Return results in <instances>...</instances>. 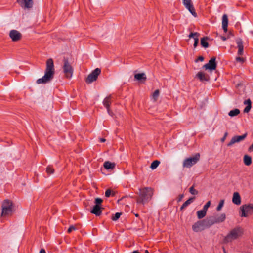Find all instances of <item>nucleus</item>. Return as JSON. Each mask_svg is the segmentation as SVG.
Segmentation results:
<instances>
[{
    "mask_svg": "<svg viewBox=\"0 0 253 253\" xmlns=\"http://www.w3.org/2000/svg\"><path fill=\"white\" fill-rule=\"evenodd\" d=\"M55 74V68L53 60L52 58H49L46 62V68L44 75L42 78L38 79L36 81V83L46 84L50 82L54 77Z\"/></svg>",
    "mask_w": 253,
    "mask_h": 253,
    "instance_id": "nucleus-1",
    "label": "nucleus"
},
{
    "mask_svg": "<svg viewBox=\"0 0 253 253\" xmlns=\"http://www.w3.org/2000/svg\"><path fill=\"white\" fill-rule=\"evenodd\" d=\"M139 197L137 198V203L144 205L151 199L153 194V189L149 187H145L139 189Z\"/></svg>",
    "mask_w": 253,
    "mask_h": 253,
    "instance_id": "nucleus-2",
    "label": "nucleus"
},
{
    "mask_svg": "<svg viewBox=\"0 0 253 253\" xmlns=\"http://www.w3.org/2000/svg\"><path fill=\"white\" fill-rule=\"evenodd\" d=\"M2 212L1 216L7 217L11 216L14 211V205L9 200H4L1 205Z\"/></svg>",
    "mask_w": 253,
    "mask_h": 253,
    "instance_id": "nucleus-3",
    "label": "nucleus"
},
{
    "mask_svg": "<svg viewBox=\"0 0 253 253\" xmlns=\"http://www.w3.org/2000/svg\"><path fill=\"white\" fill-rule=\"evenodd\" d=\"M243 233V230L240 227H236L231 230L230 232L225 237L224 242L229 243L233 240L237 239L241 236Z\"/></svg>",
    "mask_w": 253,
    "mask_h": 253,
    "instance_id": "nucleus-4",
    "label": "nucleus"
},
{
    "mask_svg": "<svg viewBox=\"0 0 253 253\" xmlns=\"http://www.w3.org/2000/svg\"><path fill=\"white\" fill-rule=\"evenodd\" d=\"M62 66L63 72L64 76L67 79H71L72 77L74 68L67 58H64Z\"/></svg>",
    "mask_w": 253,
    "mask_h": 253,
    "instance_id": "nucleus-5",
    "label": "nucleus"
},
{
    "mask_svg": "<svg viewBox=\"0 0 253 253\" xmlns=\"http://www.w3.org/2000/svg\"><path fill=\"white\" fill-rule=\"evenodd\" d=\"M200 159V154L197 153L194 157L185 159L183 162L184 168H190L196 164Z\"/></svg>",
    "mask_w": 253,
    "mask_h": 253,
    "instance_id": "nucleus-6",
    "label": "nucleus"
},
{
    "mask_svg": "<svg viewBox=\"0 0 253 253\" xmlns=\"http://www.w3.org/2000/svg\"><path fill=\"white\" fill-rule=\"evenodd\" d=\"M101 73V69L97 68L89 74L86 79L85 82L87 84H90L95 81L99 75Z\"/></svg>",
    "mask_w": 253,
    "mask_h": 253,
    "instance_id": "nucleus-7",
    "label": "nucleus"
},
{
    "mask_svg": "<svg viewBox=\"0 0 253 253\" xmlns=\"http://www.w3.org/2000/svg\"><path fill=\"white\" fill-rule=\"evenodd\" d=\"M207 227L205 220H200L195 223L192 226L194 232H198L204 230Z\"/></svg>",
    "mask_w": 253,
    "mask_h": 253,
    "instance_id": "nucleus-8",
    "label": "nucleus"
},
{
    "mask_svg": "<svg viewBox=\"0 0 253 253\" xmlns=\"http://www.w3.org/2000/svg\"><path fill=\"white\" fill-rule=\"evenodd\" d=\"M183 4L194 17L197 16L191 0H183Z\"/></svg>",
    "mask_w": 253,
    "mask_h": 253,
    "instance_id": "nucleus-9",
    "label": "nucleus"
},
{
    "mask_svg": "<svg viewBox=\"0 0 253 253\" xmlns=\"http://www.w3.org/2000/svg\"><path fill=\"white\" fill-rule=\"evenodd\" d=\"M242 211L241 217H247L248 213L253 212V205H244L240 207Z\"/></svg>",
    "mask_w": 253,
    "mask_h": 253,
    "instance_id": "nucleus-10",
    "label": "nucleus"
},
{
    "mask_svg": "<svg viewBox=\"0 0 253 253\" xmlns=\"http://www.w3.org/2000/svg\"><path fill=\"white\" fill-rule=\"evenodd\" d=\"M216 58L212 57L209 61V62L203 66V68L206 70H209L211 71L214 70L216 68L217 64L216 63Z\"/></svg>",
    "mask_w": 253,
    "mask_h": 253,
    "instance_id": "nucleus-11",
    "label": "nucleus"
},
{
    "mask_svg": "<svg viewBox=\"0 0 253 253\" xmlns=\"http://www.w3.org/2000/svg\"><path fill=\"white\" fill-rule=\"evenodd\" d=\"M9 37L13 42H17L22 38V34L17 30H12L9 34Z\"/></svg>",
    "mask_w": 253,
    "mask_h": 253,
    "instance_id": "nucleus-12",
    "label": "nucleus"
},
{
    "mask_svg": "<svg viewBox=\"0 0 253 253\" xmlns=\"http://www.w3.org/2000/svg\"><path fill=\"white\" fill-rule=\"evenodd\" d=\"M247 133H246L242 135L239 136L236 135L233 137L230 141V142L227 144L228 146H231L233 145L235 143H239L243 140H244L247 137Z\"/></svg>",
    "mask_w": 253,
    "mask_h": 253,
    "instance_id": "nucleus-13",
    "label": "nucleus"
},
{
    "mask_svg": "<svg viewBox=\"0 0 253 253\" xmlns=\"http://www.w3.org/2000/svg\"><path fill=\"white\" fill-rule=\"evenodd\" d=\"M17 3L24 9H29L33 6V0H16Z\"/></svg>",
    "mask_w": 253,
    "mask_h": 253,
    "instance_id": "nucleus-14",
    "label": "nucleus"
},
{
    "mask_svg": "<svg viewBox=\"0 0 253 253\" xmlns=\"http://www.w3.org/2000/svg\"><path fill=\"white\" fill-rule=\"evenodd\" d=\"M112 96L111 95L106 97L103 101V105L106 108L108 113L112 116V112L110 109V105L111 102Z\"/></svg>",
    "mask_w": 253,
    "mask_h": 253,
    "instance_id": "nucleus-15",
    "label": "nucleus"
},
{
    "mask_svg": "<svg viewBox=\"0 0 253 253\" xmlns=\"http://www.w3.org/2000/svg\"><path fill=\"white\" fill-rule=\"evenodd\" d=\"M232 202L237 205H239L241 203V198L239 193L237 192L233 193L232 198Z\"/></svg>",
    "mask_w": 253,
    "mask_h": 253,
    "instance_id": "nucleus-16",
    "label": "nucleus"
},
{
    "mask_svg": "<svg viewBox=\"0 0 253 253\" xmlns=\"http://www.w3.org/2000/svg\"><path fill=\"white\" fill-rule=\"evenodd\" d=\"M236 42L238 48V54L239 55H242L244 49L243 41L241 39H238L236 40Z\"/></svg>",
    "mask_w": 253,
    "mask_h": 253,
    "instance_id": "nucleus-17",
    "label": "nucleus"
},
{
    "mask_svg": "<svg viewBox=\"0 0 253 253\" xmlns=\"http://www.w3.org/2000/svg\"><path fill=\"white\" fill-rule=\"evenodd\" d=\"M90 212L96 216H99L102 213L101 206L100 205H94Z\"/></svg>",
    "mask_w": 253,
    "mask_h": 253,
    "instance_id": "nucleus-18",
    "label": "nucleus"
},
{
    "mask_svg": "<svg viewBox=\"0 0 253 253\" xmlns=\"http://www.w3.org/2000/svg\"><path fill=\"white\" fill-rule=\"evenodd\" d=\"M204 220L205 221V223L207 228L210 227L211 226L215 223H217L216 220L215 219V216H211L208 219Z\"/></svg>",
    "mask_w": 253,
    "mask_h": 253,
    "instance_id": "nucleus-19",
    "label": "nucleus"
},
{
    "mask_svg": "<svg viewBox=\"0 0 253 253\" xmlns=\"http://www.w3.org/2000/svg\"><path fill=\"white\" fill-rule=\"evenodd\" d=\"M222 28L225 32H226L227 31V26H228V16L226 14H224L222 16Z\"/></svg>",
    "mask_w": 253,
    "mask_h": 253,
    "instance_id": "nucleus-20",
    "label": "nucleus"
},
{
    "mask_svg": "<svg viewBox=\"0 0 253 253\" xmlns=\"http://www.w3.org/2000/svg\"><path fill=\"white\" fill-rule=\"evenodd\" d=\"M244 104L246 105V107L244 109V113H248L252 107V102L250 99H248L244 101Z\"/></svg>",
    "mask_w": 253,
    "mask_h": 253,
    "instance_id": "nucleus-21",
    "label": "nucleus"
},
{
    "mask_svg": "<svg viewBox=\"0 0 253 253\" xmlns=\"http://www.w3.org/2000/svg\"><path fill=\"white\" fill-rule=\"evenodd\" d=\"M196 76L201 81H208L209 80V76L202 72H199Z\"/></svg>",
    "mask_w": 253,
    "mask_h": 253,
    "instance_id": "nucleus-22",
    "label": "nucleus"
},
{
    "mask_svg": "<svg viewBox=\"0 0 253 253\" xmlns=\"http://www.w3.org/2000/svg\"><path fill=\"white\" fill-rule=\"evenodd\" d=\"M134 78L135 80L137 81H146V76L145 73H138L134 75Z\"/></svg>",
    "mask_w": 253,
    "mask_h": 253,
    "instance_id": "nucleus-23",
    "label": "nucleus"
},
{
    "mask_svg": "<svg viewBox=\"0 0 253 253\" xmlns=\"http://www.w3.org/2000/svg\"><path fill=\"white\" fill-rule=\"evenodd\" d=\"M195 198V197H193L190 198L189 199L186 200L181 206L180 210H182L184 209L187 206H188L189 205H190L191 203H192L193 202V201L194 200Z\"/></svg>",
    "mask_w": 253,
    "mask_h": 253,
    "instance_id": "nucleus-24",
    "label": "nucleus"
},
{
    "mask_svg": "<svg viewBox=\"0 0 253 253\" xmlns=\"http://www.w3.org/2000/svg\"><path fill=\"white\" fill-rule=\"evenodd\" d=\"M103 166L106 169H110L115 168V164L114 163H111L109 161H106L104 162Z\"/></svg>",
    "mask_w": 253,
    "mask_h": 253,
    "instance_id": "nucleus-25",
    "label": "nucleus"
},
{
    "mask_svg": "<svg viewBox=\"0 0 253 253\" xmlns=\"http://www.w3.org/2000/svg\"><path fill=\"white\" fill-rule=\"evenodd\" d=\"M243 162L245 165L250 166L252 164V158L251 156L245 155L243 158Z\"/></svg>",
    "mask_w": 253,
    "mask_h": 253,
    "instance_id": "nucleus-26",
    "label": "nucleus"
},
{
    "mask_svg": "<svg viewBox=\"0 0 253 253\" xmlns=\"http://www.w3.org/2000/svg\"><path fill=\"white\" fill-rule=\"evenodd\" d=\"M208 39V38L207 37H204L201 39V44L205 48L209 47V43L207 41Z\"/></svg>",
    "mask_w": 253,
    "mask_h": 253,
    "instance_id": "nucleus-27",
    "label": "nucleus"
},
{
    "mask_svg": "<svg viewBox=\"0 0 253 253\" xmlns=\"http://www.w3.org/2000/svg\"><path fill=\"white\" fill-rule=\"evenodd\" d=\"M207 211L204 210H201L197 211V214L198 219H202L206 215Z\"/></svg>",
    "mask_w": 253,
    "mask_h": 253,
    "instance_id": "nucleus-28",
    "label": "nucleus"
},
{
    "mask_svg": "<svg viewBox=\"0 0 253 253\" xmlns=\"http://www.w3.org/2000/svg\"><path fill=\"white\" fill-rule=\"evenodd\" d=\"M217 223L223 222L226 219V215L225 213L221 214L220 216H216Z\"/></svg>",
    "mask_w": 253,
    "mask_h": 253,
    "instance_id": "nucleus-29",
    "label": "nucleus"
},
{
    "mask_svg": "<svg viewBox=\"0 0 253 253\" xmlns=\"http://www.w3.org/2000/svg\"><path fill=\"white\" fill-rule=\"evenodd\" d=\"M240 111L239 109H235L231 110L229 112L228 115L230 117H234V116H237L240 113Z\"/></svg>",
    "mask_w": 253,
    "mask_h": 253,
    "instance_id": "nucleus-30",
    "label": "nucleus"
},
{
    "mask_svg": "<svg viewBox=\"0 0 253 253\" xmlns=\"http://www.w3.org/2000/svg\"><path fill=\"white\" fill-rule=\"evenodd\" d=\"M160 163V162L159 161L155 160L151 163L150 168L152 169H154L158 167Z\"/></svg>",
    "mask_w": 253,
    "mask_h": 253,
    "instance_id": "nucleus-31",
    "label": "nucleus"
},
{
    "mask_svg": "<svg viewBox=\"0 0 253 253\" xmlns=\"http://www.w3.org/2000/svg\"><path fill=\"white\" fill-rule=\"evenodd\" d=\"M46 172L48 174H51L54 173V169L53 168L52 166H48L47 168H46Z\"/></svg>",
    "mask_w": 253,
    "mask_h": 253,
    "instance_id": "nucleus-32",
    "label": "nucleus"
},
{
    "mask_svg": "<svg viewBox=\"0 0 253 253\" xmlns=\"http://www.w3.org/2000/svg\"><path fill=\"white\" fill-rule=\"evenodd\" d=\"M189 192L194 195H197L198 194V191L194 189V186L193 185L189 188Z\"/></svg>",
    "mask_w": 253,
    "mask_h": 253,
    "instance_id": "nucleus-33",
    "label": "nucleus"
},
{
    "mask_svg": "<svg viewBox=\"0 0 253 253\" xmlns=\"http://www.w3.org/2000/svg\"><path fill=\"white\" fill-rule=\"evenodd\" d=\"M160 91L158 89L156 90L153 93L152 96L155 101H156L159 97Z\"/></svg>",
    "mask_w": 253,
    "mask_h": 253,
    "instance_id": "nucleus-34",
    "label": "nucleus"
},
{
    "mask_svg": "<svg viewBox=\"0 0 253 253\" xmlns=\"http://www.w3.org/2000/svg\"><path fill=\"white\" fill-rule=\"evenodd\" d=\"M121 213L117 212L114 215L112 216L111 219L113 221L117 220L120 217Z\"/></svg>",
    "mask_w": 253,
    "mask_h": 253,
    "instance_id": "nucleus-35",
    "label": "nucleus"
},
{
    "mask_svg": "<svg viewBox=\"0 0 253 253\" xmlns=\"http://www.w3.org/2000/svg\"><path fill=\"white\" fill-rule=\"evenodd\" d=\"M224 203V200H221L220 201L219 203L216 208V210L217 211H219L222 209V208L223 206Z\"/></svg>",
    "mask_w": 253,
    "mask_h": 253,
    "instance_id": "nucleus-36",
    "label": "nucleus"
},
{
    "mask_svg": "<svg viewBox=\"0 0 253 253\" xmlns=\"http://www.w3.org/2000/svg\"><path fill=\"white\" fill-rule=\"evenodd\" d=\"M199 36V34L197 32H194V33H192L191 32L188 36L189 38H193L194 37H198Z\"/></svg>",
    "mask_w": 253,
    "mask_h": 253,
    "instance_id": "nucleus-37",
    "label": "nucleus"
},
{
    "mask_svg": "<svg viewBox=\"0 0 253 253\" xmlns=\"http://www.w3.org/2000/svg\"><path fill=\"white\" fill-rule=\"evenodd\" d=\"M102 202V200L100 198H97L95 200V205H100L101 204Z\"/></svg>",
    "mask_w": 253,
    "mask_h": 253,
    "instance_id": "nucleus-38",
    "label": "nucleus"
},
{
    "mask_svg": "<svg viewBox=\"0 0 253 253\" xmlns=\"http://www.w3.org/2000/svg\"><path fill=\"white\" fill-rule=\"evenodd\" d=\"M211 205V202L210 201H208L204 206V207L203 208V210H204V211H207V210L208 209V208L210 207Z\"/></svg>",
    "mask_w": 253,
    "mask_h": 253,
    "instance_id": "nucleus-39",
    "label": "nucleus"
},
{
    "mask_svg": "<svg viewBox=\"0 0 253 253\" xmlns=\"http://www.w3.org/2000/svg\"><path fill=\"white\" fill-rule=\"evenodd\" d=\"M194 47L195 48L198 45V44L199 43V38L197 37H194Z\"/></svg>",
    "mask_w": 253,
    "mask_h": 253,
    "instance_id": "nucleus-40",
    "label": "nucleus"
},
{
    "mask_svg": "<svg viewBox=\"0 0 253 253\" xmlns=\"http://www.w3.org/2000/svg\"><path fill=\"white\" fill-rule=\"evenodd\" d=\"M76 230V228L75 226L72 225L69 227V228L68 229V232L69 233H71L72 231Z\"/></svg>",
    "mask_w": 253,
    "mask_h": 253,
    "instance_id": "nucleus-41",
    "label": "nucleus"
},
{
    "mask_svg": "<svg viewBox=\"0 0 253 253\" xmlns=\"http://www.w3.org/2000/svg\"><path fill=\"white\" fill-rule=\"evenodd\" d=\"M111 190L110 189H107L105 191V196L107 197H110L111 195Z\"/></svg>",
    "mask_w": 253,
    "mask_h": 253,
    "instance_id": "nucleus-42",
    "label": "nucleus"
},
{
    "mask_svg": "<svg viewBox=\"0 0 253 253\" xmlns=\"http://www.w3.org/2000/svg\"><path fill=\"white\" fill-rule=\"evenodd\" d=\"M236 60L237 61H239V62H244V59L242 57H236Z\"/></svg>",
    "mask_w": 253,
    "mask_h": 253,
    "instance_id": "nucleus-43",
    "label": "nucleus"
},
{
    "mask_svg": "<svg viewBox=\"0 0 253 253\" xmlns=\"http://www.w3.org/2000/svg\"><path fill=\"white\" fill-rule=\"evenodd\" d=\"M227 134H228L227 132H226L224 134V136L221 139V142H223L225 141V140L227 136Z\"/></svg>",
    "mask_w": 253,
    "mask_h": 253,
    "instance_id": "nucleus-44",
    "label": "nucleus"
},
{
    "mask_svg": "<svg viewBox=\"0 0 253 253\" xmlns=\"http://www.w3.org/2000/svg\"><path fill=\"white\" fill-rule=\"evenodd\" d=\"M204 58L203 56H200L195 61L197 62L198 60H199L200 61H203L204 60Z\"/></svg>",
    "mask_w": 253,
    "mask_h": 253,
    "instance_id": "nucleus-45",
    "label": "nucleus"
},
{
    "mask_svg": "<svg viewBox=\"0 0 253 253\" xmlns=\"http://www.w3.org/2000/svg\"><path fill=\"white\" fill-rule=\"evenodd\" d=\"M184 197V195L182 194H180L179 196V199H178V201H180L182 198H183Z\"/></svg>",
    "mask_w": 253,
    "mask_h": 253,
    "instance_id": "nucleus-46",
    "label": "nucleus"
},
{
    "mask_svg": "<svg viewBox=\"0 0 253 253\" xmlns=\"http://www.w3.org/2000/svg\"><path fill=\"white\" fill-rule=\"evenodd\" d=\"M40 253H46V252L44 249H41L40 250Z\"/></svg>",
    "mask_w": 253,
    "mask_h": 253,
    "instance_id": "nucleus-47",
    "label": "nucleus"
},
{
    "mask_svg": "<svg viewBox=\"0 0 253 253\" xmlns=\"http://www.w3.org/2000/svg\"><path fill=\"white\" fill-rule=\"evenodd\" d=\"M221 39L223 41H226V40H227V38H226V37H225V36H221Z\"/></svg>",
    "mask_w": 253,
    "mask_h": 253,
    "instance_id": "nucleus-48",
    "label": "nucleus"
},
{
    "mask_svg": "<svg viewBox=\"0 0 253 253\" xmlns=\"http://www.w3.org/2000/svg\"><path fill=\"white\" fill-rule=\"evenodd\" d=\"M105 141H106V139L104 138H100V141L101 142H105Z\"/></svg>",
    "mask_w": 253,
    "mask_h": 253,
    "instance_id": "nucleus-49",
    "label": "nucleus"
},
{
    "mask_svg": "<svg viewBox=\"0 0 253 253\" xmlns=\"http://www.w3.org/2000/svg\"><path fill=\"white\" fill-rule=\"evenodd\" d=\"M132 253H140L138 251H134Z\"/></svg>",
    "mask_w": 253,
    "mask_h": 253,
    "instance_id": "nucleus-50",
    "label": "nucleus"
},
{
    "mask_svg": "<svg viewBox=\"0 0 253 253\" xmlns=\"http://www.w3.org/2000/svg\"><path fill=\"white\" fill-rule=\"evenodd\" d=\"M145 253H149L148 250H145Z\"/></svg>",
    "mask_w": 253,
    "mask_h": 253,
    "instance_id": "nucleus-51",
    "label": "nucleus"
}]
</instances>
